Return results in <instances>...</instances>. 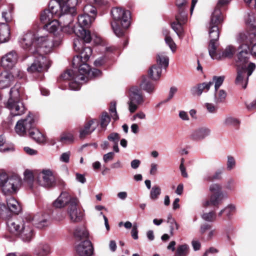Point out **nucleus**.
Wrapping results in <instances>:
<instances>
[{"label":"nucleus","instance_id":"a18cd8bd","mask_svg":"<svg viewBox=\"0 0 256 256\" xmlns=\"http://www.w3.org/2000/svg\"><path fill=\"white\" fill-rule=\"evenodd\" d=\"M216 214L214 211H210L208 212L204 213L202 215V218L203 220L208 222H214L216 220Z\"/></svg>","mask_w":256,"mask_h":256},{"label":"nucleus","instance_id":"9b49d317","mask_svg":"<svg viewBox=\"0 0 256 256\" xmlns=\"http://www.w3.org/2000/svg\"><path fill=\"white\" fill-rule=\"evenodd\" d=\"M144 102V96L142 90L138 86H132L130 89L129 101L128 102L130 112H134L138 109V106Z\"/></svg>","mask_w":256,"mask_h":256},{"label":"nucleus","instance_id":"72a5a7b5","mask_svg":"<svg viewBox=\"0 0 256 256\" xmlns=\"http://www.w3.org/2000/svg\"><path fill=\"white\" fill-rule=\"evenodd\" d=\"M162 74V69L156 64L152 66L148 70V74L152 80H156L160 78Z\"/></svg>","mask_w":256,"mask_h":256},{"label":"nucleus","instance_id":"423d86ee","mask_svg":"<svg viewBox=\"0 0 256 256\" xmlns=\"http://www.w3.org/2000/svg\"><path fill=\"white\" fill-rule=\"evenodd\" d=\"M78 202L76 198L71 196L67 192H62L53 202V205L56 208H61L68 205L67 212L70 220L78 222L82 220L84 216L83 212L78 208Z\"/></svg>","mask_w":256,"mask_h":256},{"label":"nucleus","instance_id":"7c9ffc66","mask_svg":"<svg viewBox=\"0 0 256 256\" xmlns=\"http://www.w3.org/2000/svg\"><path fill=\"white\" fill-rule=\"evenodd\" d=\"M7 206L10 210L16 214L20 211L21 208L18 202L12 196H10L6 199Z\"/></svg>","mask_w":256,"mask_h":256},{"label":"nucleus","instance_id":"6e6d98bb","mask_svg":"<svg viewBox=\"0 0 256 256\" xmlns=\"http://www.w3.org/2000/svg\"><path fill=\"white\" fill-rule=\"evenodd\" d=\"M222 186L218 184H214L210 186V191L212 194H218L222 192L221 190Z\"/></svg>","mask_w":256,"mask_h":256},{"label":"nucleus","instance_id":"7ed1b4c3","mask_svg":"<svg viewBox=\"0 0 256 256\" xmlns=\"http://www.w3.org/2000/svg\"><path fill=\"white\" fill-rule=\"evenodd\" d=\"M94 20V16L86 14H82L78 16V24L74 26V32L78 36L74 40V48L75 51L80 53L86 48H90L84 46V43H90L92 40L90 33L86 28Z\"/></svg>","mask_w":256,"mask_h":256},{"label":"nucleus","instance_id":"f3484780","mask_svg":"<svg viewBox=\"0 0 256 256\" xmlns=\"http://www.w3.org/2000/svg\"><path fill=\"white\" fill-rule=\"evenodd\" d=\"M37 182L42 186L50 188L54 186L55 180L52 172L49 170H46L38 174Z\"/></svg>","mask_w":256,"mask_h":256},{"label":"nucleus","instance_id":"603ef678","mask_svg":"<svg viewBox=\"0 0 256 256\" xmlns=\"http://www.w3.org/2000/svg\"><path fill=\"white\" fill-rule=\"evenodd\" d=\"M230 0H219L218 1V4H217V6H216V8H215L212 14L210 20H211V18H212V15H213L214 13V12L215 10H218L220 11V17L222 18V22H221V23H222V22L223 21V16H222L221 10H220V9L219 8L220 6H224L228 4V3H229L230 2Z\"/></svg>","mask_w":256,"mask_h":256},{"label":"nucleus","instance_id":"6ab92c4d","mask_svg":"<svg viewBox=\"0 0 256 256\" xmlns=\"http://www.w3.org/2000/svg\"><path fill=\"white\" fill-rule=\"evenodd\" d=\"M18 60L16 52L15 50H12L2 58L1 64L5 68L11 69L16 64Z\"/></svg>","mask_w":256,"mask_h":256},{"label":"nucleus","instance_id":"3c124183","mask_svg":"<svg viewBox=\"0 0 256 256\" xmlns=\"http://www.w3.org/2000/svg\"><path fill=\"white\" fill-rule=\"evenodd\" d=\"M111 113V117L114 121H116L118 120L119 118L116 110V104L115 102L111 103V106L109 110Z\"/></svg>","mask_w":256,"mask_h":256},{"label":"nucleus","instance_id":"cd10ccee","mask_svg":"<svg viewBox=\"0 0 256 256\" xmlns=\"http://www.w3.org/2000/svg\"><path fill=\"white\" fill-rule=\"evenodd\" d=\"M10 36V28L5 23L0 24V42H6L8 41Z\"/></svg>","mask_w":256,"mask_h":256},{"label":"nucleus","instance_id":"f8f14e48","mask_svg":"<svg viewBox=\"0 0 256 256\" xmlns=\"http://www.w3.org/2000/svg\"><path fill=\"white\" fill-rule=\"evenodd\" d=\"M34 57V62L27 68L28 72H42L47 71L51 66V62L42 54H38Z\"/></svg>","mask_w":256,"mask_h":256},{"label":"nucleus","instance_id":"ea45409f","mask_svg":"<svg viewBox=\"0 0 256 256\" xmlns=\"http://www.w3.org/2000/svg\"><path fill=\"white\" fill-rule=\"evenodd\" d=\"M110 117L106 112H102L100 117V125L101 128L106 130L110 122Z\"/></svg>","mask_w":256,"mask_h":256},{"label":"nucleus","instance_id":"2f4dec72","mask_svg":"<svg viewBox=\"0 0 256 256\" xmlns=\"http://www.w3.org/2000/svg\"><path fill=\"white\" fill-rule=\"evenodd\" d=\"M29 136L38 143H42L45 141L44 135L35 128V124L28 133Z\"/></svg>","mask_w":256,"mask_h":256},{"label":"nucleus","instance_id":"de8ad7c7","mask_svg":"<svg viewBox=\"0 0 256 256\" xmlns=\"http://www.w3.org/2000/svg\"><path fill=\"white\" fill-rule=\"evenodd\" d=\"M13 6L10 5L8 8V11H4L2 12V18L5 20L6 22H8L12 20V13L13 10Z\"/></svg>","mask_w":256,"mask_h":256},{"label":"nucleus","instance_id":"473e14b6","mask_svg":"<svg viewBox=\"0 0 256 256\" xmlns=\"http://www.w3.org/2000/svg\"><path fill=\"white\" fill-rule=\"evenodd\" d=\"M107 138L112 144L114 151L116 153L118 152L120 150L118 145L120 139V134L117 132H112L108 136Z\"/></svg>","mask_w":256,"mask_h":256},{"label":"nucleus","instance_id":"58836bf2","mask_svg":"<svg viewBox=\"0 0 256 256\" xmlns=\"http://www.w3.org/2000/svg\"><path fill=\"white\" fill-rule=\"evenodd\" d=\"M226 96V92L223 90H214V102L216 104L224 102Z\"/></svg>","mask_w":256,"mask_h":256},{"label":"nucleus","instance_id":"b1692460","mask_svg":"<svg viewBox=\"0 0 256 256\" xmlns=\"http://www.w3.org/2000/svg\"><path fill=\"white\" fill-rule=\"evenodd\" d=\"M213 82H204L199 84L190 88V92L193 96H200L202 92H207L212 86Z\"/></svg>","mask_w":256,"mask_h":256},{"label":"nucleus","instance_id":"20e7f679","mask_svg":"<svg viewBox=\"0 0 256 256\" xmlns=\"http://www.w3.org/2000/svg\"><path fill=\"white\" fill-rule=\"evenodd\" d=\"M238 52L237 54L236 64L238 67L247 62L250 56V48L246 45H242L238 48ZM256 64L250 62L247 67L242 66L241 68H238L237 71V76L236 79V84L241 86L244 88H246L248 78L256 69Z\"/></svg>","mask_w":256,"mask_h":256},{"label":"nucleus","instance_id":"412c9836","mask_svg":"<svg viewBox=\"0 0 256 256\" xmlns=\"http://www.w3.org/2000/svg\"><path fill=\"white\" fill-rule=\"evenodd\" d=\"M32 224L38 228H42L50 224V216L47 214H38L32 220Z\"/></svg>","mask_w":256,"mask_h":256},{"label":"nucleus","instance_id":"a19ab883","mask_svg":"<svg viewBox=\"0 0 256 256\" xmlns=\"http://www.w3.org/2000/svg\"><path fill=\"white\" fill-rule=\"evenodd\" d=\"M24 182L30 189H32L34 181V176L32 172L30 170H26L24 171Z\"/></svg>","mask_w":256,"mask_h":256},{"label":"nucleus","instance_id":"a211bd4d","mask_svg":"<svg viewBox=\"0 0 256 256\" xmlns=\"http://www.w3.org/2000/svg\"><path fill=\"white\" fill-rule=\"evenodd\" d=\"M75 256H92L94 252V248L91 242L88 240H82L76 246Z\"/></svg>","mask_w":256,"mask_h":256},{"label":"nucleus","instance_id":"79ce46f5","mask_svg":"<svg viewBox=\"0 0 256 256\" xmlns=\"http://www.w3.org/2000/svg\"><path fill=\"white\" fill-rule=\"evenodd\" d=\"M240 124V120L231 116H227L224 120V124L226 126H232L238 128Z\"/></svg>","mask_w":256,"mask_h":256},{"label":"nucleus","instance_id":"4d7b16f0","mask_svg":"<svg viewBox=\"0 0 256 256\" xmlns=\"http://www.w3.org/2000/svg\"><path fill=\"white\" fill-rule=\"evenodd\" d=\"M224 208H226V215L230 218L232 215V212L236 210V206L232 204H230L226 206Z\"/></svg>","mask_w":256,"mask_h":256},{"label":"nucleus","instance_id":"c9c22d12","mask_svg":"<svg viewBox=\"0 0 256 256\" xmlns=\"http://www.w3.org/2000/svg\"><path fill=\"white\" fill-rule=\"evenodd\" d=\"M60 27V24L58 20H56L49 22L44 26V29L54 34H56Z\"/></svg>","mask_w":256,"mask_h":256},{"label":"nucleus","instance_id":"8fccbe9b","mask_svg":"<svg viewBox=\"0 0 256 256\" xmlns=\"http://www.w3.org/2000/svg\"><path fill=\"white\" fill-rule=\"evenodd\" d=\"M227 158L226 169L230 171L235 167L236 162L234 158L232 156H228Z\"/></svg>","mask_w":256,"mask_h":256},{"label":"nucleus","instance_id":"39448f33","mask_svg":"<svg viewBox=\"0 0 256 256\" xmlns=\"http://www.w3.org/2000/svg\"><path fill=\"white\" fill-rule=\"evenodd\" d=\"M113 21L111 26L114 32L118 38L124 37V47L128 44V38L126 35V31L130 25V13L129 10L119 8H114L111 10Z\"/></svg>","mask_w":256,"mask_h":256},{"label":"nucleus","instance_id":"e2e57ef3","mask_svg":"<svg viewBox=\"0 0 256 256\" xmlns=\"http://www.w3.org/2000/svg\"><path fill=\"white\" fill-rule=\"evenodd\" d=\"M14 80V77L18 78H22L25 76V74L24 72L22 71L19 68H16L14 70L13 74Z\"/></svg>","mask_w":256,"mask_h":256},{"label":"nucleus","instance_id":"5fc2aeb1","mask_svg":"<svg viewBox=\"0 0 256 256\" xmlns=\"http://www.w3.org/2000/svg\"><path fill=\"white\" fill-rule=\"evenodd\" d=\"M236 182L234 178H229L225 185V188L228 190H234L235 188Z\"/></svg>","mask_w":256,"mask_h":256},{"label":"nucleus","instance_id":"393cba45","mask_svg":"<svg viewBox=\"0 0 256 256\" xmlns=\"http://www.w3.org/2000/svg\"><path fill=\"white\" fill-rule=\"evenodd\" d=\"M181 16H179L180 18H177V14L176 15V21L171 24L172 29L175 32L180 38H182L184 34V30L182 24H184L188 20V16H186V20H180Z\"/></svg>","mask_w":256,"mask_h":256},{"label":"nucleus","instance_id":"69168bd1","mask_svg":"<svg viewBox=\"0 0 256 256\" xmlns=\"http://www.w3.org/2000/svg\"><path fill=\"white\" fill-rule=\"evenodd\" d=\"M212 225L207 223L204 224L200 226V232L201 234H204L206 230L210 229Z\"/></svg>","mask_w":256,"mask_h":256},{"label":"nucleus","instance_id":"0e129e2a","mask_svg":"<svg viewBox=\"0 0 256 256\" xmlns=\"http://www.w3.org/2000/svg\"><path fill=\"white\" fill-rule=\"evenodd\" d=\"M205 106L208 111L210 113H215L216 112L218 108L213 104L208 102L206 103Z\"/></svg>","mask_w":256,"mask_h":256},{"label":"nucleus","instance_id":"4be33fe9","mask_svg":"<svg viewBox=\"0 0 256 256\" xmlns=\"http://www.w3.org/2000/svg\"><path fill=\"white\" fill-rule=\"evenodd\" d=\"M14 82V76L11 72L4 70L0 74V88H9Z\"/></svg>","mask_w":256,"mask_h":256},{"label":"nucleus","instance_id":"a878e982","mask_svg":"<svg viewBox=\"0 0 256 256\" xmlns=\"http://www.w3.org/2000/svg\"><path fill=\"white\" fill-rule=\"evenodd\" d=\"M176 4L178 10V13L176 14L177 18H180L179 16H181L180 20H185L186 16H188L187 9L186 8V0H176Z\"/></svg>","mask_w":256,"mask_h":256},{"label":"nucleus","instance_id":"c85d7f7f","mask_svg":"<svg viewBox=\"0 0 256 256\" xmlns=\"http://www.w3.org/2000/svg\"><path fill=\"white\" fill-rule=\"evenodd\" d=\"M95 122L94 120H91L86 124L84 128L80 131V138H84L87 135L90 134L96 128V127H92V125Z\"/></svg>","mask_w":256,"mask_h":256},{"label":"nucleus","instance_id":"864d4df0","mask_svg":"<svg viewBox=\"0 0 256 256\" xmlns=\"http://www.w3.org/2000/svg\"><path fill=\"white\" fill-rule=\"evenodd\" d=\"M166 43L172 52H174L176 49V44L174 42L172 38L170 36H166L164 38Z\"/></svg>","mask_w":256,"mask_h":256},{"label":"nucleus","instance_id":"09e8293b","mask_svg":"<svg viewBox=\"0 0 256 256\" xmlns=\"http://www.w3.org/2000/svg\"><path fill=\"white\" fill-rule=\"evenodd\" d=\"M5 142V140L3 136L0 135V152H7L9 151H13L14 150V148L13 146H4V148H3L4 144Z\"/></svg>","mask_w":256,"mask_h":256},{"label":"nucleus","instance_id":"5701e85b","mask_svg":"<svg viewBox=\"0 0 256 256\" xmlns=\"http://www.w3.org/2000/svg\"><path fill=\"white\" fill-rule=\"evenodd\" d=\"M222 192L218 194H212L208 200H205L203 202V206L204 207L212 206L216 208H218L219 206L222 202L223 200Z\"/></svg>","mask_w":256,"mask_h":256},{"label":"nucleus","instance_id":"4c0bfd02","mask_svg":"<svg viewBox=\"0 0 256 256\" xmlns=\"http://www.w3.org/2000/svg\"><path fill=\"white\" fill-rule=\"evenodd\" d=\"M189 252L190 247L188 244H184L177 247L174 256H188Z\"/></svg>","mask_w":256,"mask_h":256},{"label":"nucleus","instance_id":"37998d69","mask_svg":"<svg viewBox=\"0 0 256 256\" xmlns=\"http://www.w3.org/2000/svg\"><path fill=\"white\" fill-rule=\"evenodd\" d=\"M93 4H86L84 8V14H86L90 16H94L96 18V10Z\"/></svg>","mask_w":256,"mask_h":256},{"label":"nucleus","instance_id":"2eb2a0df","mask_svg":"<svg viewBox=\"0 0 256 256\" xmlns=\"http://www.w3.org/2000/svg\"><path fill=\"white\" fill-rule=\"evenodd\" d=\"M34 124V120L33 116L30 112L24 119L18 120L16 126L15 131L20 136H24L30 131Z\"/></svg>","mask_w":256,"mask_h":256},{"label":"nucleus","instance_id":"4468645a","mask_svg":"<svg viewBox=\"0 0 256 256\" xmlns=\"http://www.w3.org/2000/svg\"><path fill=\"white\" fill-rule=\"evenodd\" d=\"M37 36L32 32H30L24 34L19 40L21 47L30 53L36 54L37 53L36 40Z\"/></svg>","mask_w":256,"mask_h":256},{"label":"nucleus","instance_id":"774afa93","mask_svg":"<svg viewBox=\"0 0 256 256\" xmlns=\"http://www.w3.org/2000/svg\"><path fill=\"white\" fill-rule=\"evenodd\" d=\"M192 245L194 251H198L201 248L200 242L198 240H192Z\"/></svg>","mask_w":256,"mask_h":256},{"label":"nucleus","instance_id":"bf43d9fd","mask_svg":"<svg viewBox=\"0 0 256 256\" xmlns=\"http://www.w3.org/2000/svg\"><path fill=\"white\" fill-rule=\"evenodd\" d=\"M170 234L171 236H173L174 230L176 229L178 230L179 229L180 226L174 219H172V220L170 221Z\"/></svg>","mask_w":256,"mask_h":256},{"label":"nucleus","instance_id":"9d476101","mask_svg":"<svg viewBox=\"0 0 256 256\" xmlns=\"http://www.w3.org/2000/svg\"><path fill=\"white\" fill-rule=\"evenodd\" d=\"M22 185V180L16 175L8 176L6 174V180L2 185V190L5 195H12L16 194Z\"/></svg>","mask_w":256,"mask_h":256},{"label":"nucleus","instance_id":"f257e3e1","mask_svg":"<svg viewBox=\"0 0 256 256\" xmlns=\"http://www.w3.org/2000/svg\"><path fill=\"white\" fill-rule=\"evenodd\" d=\"M92 52L91 48H86L79 55L74 57L72 62V66L74 68L78 69V72L74 70H67L61 74L60 78L72 81L69 83L70 90H78L80 88L79 81H84L86 82L89 79L101 75L100 70L96 68L91 69L87 64Z\"/></svg>","mask_w":256,"mask_h":256},{"label":"nucleus","instance_id":"aec40b11","mask_svg":"<svg viewBox=\"0 0 256 256\" xmlns=\"http://www.w3.org/2000/svg\"><path fill=\"white\" fill-rule=\"evenodd\" d=\"M210 134L211 130L209 128L200 126L192 130L190 138L194 141H200L210 136Z\"/></svg>","mask_w":256,"mask_h":256},{"label":"nucleus","instance_id":"13d9d810","mask_svg":"<svg viewBox=\"0 0 256 256\" xmlns=\"http://www.w3.org/2000/svg\"><path fill=\"white\" fill-rule=\"evenodd\" d=\"M245 20L246 24L253 26L255 22L254 14L252 13H248Z\"/></svg>","mask_w":256,"mask_h":256},{"label":"nucleus","instance_id":"ddd939ff","mask_svg":"<svg viewBox=\"0 0 256 256\" xmlns=\"http://www.w3.org/2000/svg\"><path fill=\"white\" fill-rule=\"evenodd\" d=\"M37 53L42 52L48 54L50 52L54 46L58 44L54 43L53 38L49 36H37L36 40Z\"/></svg>","mask_w":256,"mask_h":256},{"label":"nucleus","instance_id":"6e6552de","mask_svg":"<svg viewBox=\"0 0 256 256\" xmlns=\"http://www.w3.org/2000/svg\"><path fill=\"white\" fill-rule=\"evenodd\" d=\"M20 84L16 83L10 91V98L6 107L10 110L12 116H21L26 112V108L20 98Z\"/></svg>","mask_w":256,"mask_h":256},{"label":"nucleus","instance_id":"338daca9","mask_svg":"<svg viewBox=\"0 0 256 256\" xmlns=\"http://www.w3.org/2000/svg\"><path fill=\"white\" fill-rule=\"evenodd\" d=\"M138 232L137 226L136 224L134 225L132 228V231H131V235L134 240L138 239Z\"/></svg>","mask_w":256,"mask_h":256},{"label":"nucleus","instance_id":"f704fd0d","mask_svg":"<svg viewBox=\"0 0 256 256\" xmlns=\"http://www.w3.org/2000/svg\"><path fill=\"white\" fill-rule=\"evenodd\" d=\"M34 253L38 256H46L50 253V246L46 244H40L36 248Z\"/></svg>","mask_w":256,"mask_h":256},{"label":"nucleus","instance_id":"49530a36","mask_svg":"<svg viewBox=\"0 0 256 256\" xmlns=\"http://www.w3.org/2000/svg\"><path fill=\"white\" fill-rule=\"evenodd\" d=\"M160 194V188L157 186H154L152 187V190L150 192V198L152 200H156L158 198Z\"/></svg>","mask_w":256,"mask_h":256},{"label":"nucleus","instance_id":"052dcab7","mask_svg":"<svg viewBox=\"0 0 256 256\" xmlns=\"http://www.w3.org/2000/svg\"><path fill=\"white\" fill-rule=\"evenodd\" d=\"M70 151L62 153L60 158V160L65 163H68L70 161Z\"/></svg>","mask_w":256,"mask_h":256},{"label":"nucleus","instance_id":"680f3d73","mask_svg":"<svg viewBox=\"0 0 256 256\" xmlns=\"http://www.w3.org/2000/svg\"><path fill=\"white\" fill-rule=\"evenodd\" d=\"M114 152H109L103 156V160L105 163H107L112 160L114 157Z\"/></svg>","mask_w":256,"mask_h":256},{"label":"nucleus","instance_id":"dca6fc26","mask_svg":"<svg viewBox=\"0 0 256 256\" xmlns=\"http://www.w3.org/2000/svg\"><path fill=\"white\" fill-rule=\"evenodd\" d=\"M61 6L54 0H51L48 4V9L44 10L40 14V20L44 24L50 22L53 16H56L58 12V8Z\"/></svg>","mask_w":256,"mask_h":256},{"label":"nucleus","instance_id":"f03ea898","mask_svg":"<svg viewBox=\"0 0 256 256\" xmlns=\"http://www.w3.org/2000/svg\"><path fill=\"white\" fill-rule=\"evenodd\" d=\"M222 20L220 11L218 10H216L208 26L210 38L208 48V52L210 56L213 60H219L226 58H231L235 52L236 50L232 46H227L222 52L218 53L216 52L220 36L218 25L221 24Z\"/></svg>","mask_w":256,"mask_h":256},{"label":"nucleus","instance_id":"0eeeda50","mask_svg":"<svg viewBox=\"0 0 256 256\" xmlns=\"http://www.w3.org/2000/svg\"><path fill=\"white\" fill-rule=\"evenodd\" d=\"M6 226L10 232L18 236L24 242H30L34 236L32 224L30 221H24L14 216L8 220Z\"/></svg>","mask_w":256,"mask_h":256},{"label":"nucleus","instance_id":"c756f323","mask_svg":"<svg viewBox=\"0 0 256 256\" xmlns=\"http://www.w3.org/2000/svg\"><path fill=\"white\" fill-rule=\"evenodd\" d=\"M140 86L142 89L150 94L153 93L155 90L154 84L151 82L146 76L142 77Z\"/></svg>","mask_w":256,"mask_h":256},{"label":"nucleus","instance_id":"1a4fd4ad","mask_svg":"<svg viewBox=\"0 0 256 256\" xmlns=\"http://www.w3.org/2000/svg\"><path fill=\"white\" fill-rule=\"evenodd\" d=\"M76 14L75 6L68 7V10H61L58 9V12L56 16L58 18V21L60 24L61 30L65 33L71 34L74 33V26L72 22L74 21V17Z\"/></svg>","mask_w":256,"mask_h":256},{"label":"nucleus","instance_id":"bb28decb","mask_svg":"<svg viewBox=\"0 0 256 256\" xmlns=\"http://www.w3.org/2000/svg\"><path fill=\"white\" fill-rule=\"evenodd\" d=\"M74 236L76 240H84L88 238V232L84 226H80L74 229Z\"/></svg>","mask_w":256,"mask_h":256},{"label":"nucleus","instance_id":"c03bdc74","mask_svg":"<svg viewBox=\"0 0 256 256\" xmlns=\"http://www.w3.org/2000/svg\"><path fill=\"white\" fill-rule=\"evenodd\" d=\"M225 77L224 76H214L212 77V81H210V82H213V84L214 83V90L215 91H217L220 87L222 85L224 80Z\"/></svg>","mask_w":256,"mask_h":256},{"label":"nucleus","instance_id":"e433bc0d","mask_svg":"<svg viewBox=\"0 0 256 256\" xmlns=\"http://www.w3.org/2000/svg\"><path fill=\"white\" fill-rule=\"evenodd\" d=\"M169 58L164 54H158L156 56V65L166 69L168 66Z\"/></svg>","mask_w":256,"mask_h":256}]
</instances>
